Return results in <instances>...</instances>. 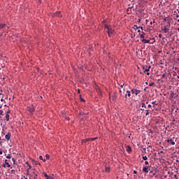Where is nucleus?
Listing matches in <instances>:
<instances>
[{
	"label": "nucleus",
	"instance_id": "nucleus-6",
	"mask_svg": "<svg viewBox=\"0 0 179 179\" xmlns=\"http://www.w3.org/2000/svg\"><path fill=\"white\" fill-rule=\"evenodd\" d=\"M94 140H96V138H85L83 140V143H86V142H89V141H94Z\"/></svg>",
	"mask_w": 179,
	"mask_h": 179
},
{
	"label": "nucleus",
	"instance_id": "nucleus-40",
	"mask_svg": "<svg viewBox=\"0 0 179 179\" xmlns=\"http://www.w3.org/2000/svg\"><path fill=\"white\" fill-rule=\"evenodd\" d=\"M147 75H148V76H149V75H150V73L149 72H147Z\"/></svg>",
	"mask_w": 179,
	"mask_h": 179
},
{
	"label": "nucleus",
	"instance_id": "nucleus-47",
	"mask_svg": "<svg viewBox=\"0 0 179 179\" xmlns=\"http://www.w3.org/2000/svg\"><path fill=\"white\" fill-rule=\"evenodd\" d=\"M80 90H78V93H80Z\"/></svg>",
	"mask_w": 179,
	"mask_h": 179
},
{
	"label": "nucleus",
	"instance_id": "nucleus-9",
	"mask_svg": "<svg viewBox=\"0 0 179 179\" xmlns=\"http://www.w3.org/2000/svg\"><path fill=\"white\" fill-rule=\"evenodd\" d=\"M10 136H11V134H10V132H8V133L5 136V138H6V139H7V141H10Z\"/></svg>",
	"mask_w": 179,
	"mask_h": 179
},
{
	"label": "nucleus",
	"instance_id": "nucleus-46",
	"mask_svg": "<svg viewBox=\"0 0 179 179\" xmlns=\"http://www.w3.org/2000/svg\"><path fill=\"white\" fill-rule=\"evenodd\" d=\"M162 77L164 78V74H163Z\"/></svg>",
	"mask_w": 179,
	"mask_h": 179
},
{
	"label": "nucleus",
	"instance_id": "nucleus-11",
	"mask_svg": "<svg viewBox=\"0 0 179 179\" xmlns=\"http://www.w3.org/2000/svg\"><path fill=\"white\" fill-rule=\"evenodd\" d=\"M53 16H57V17H62V15H61V12H57L55 14H53Z\"/></svg>",
	"mask_w": 179,
	"mask_h": 179
},
{
	"label": "nucleus",
	"instance_id": "nucleus-1",
	"mask_svg": "<svg viewBox=\"0 0 179 179\" xmlns=\"http://www.w3.org/2000/svg\"><path fill=\"white\" fill-rule=\"evenodd\" d=\"M106 29H107V33L109 37H113L114 36V29L111 28L110 26L105 25Z\"/></svg>",
	"mask_w": 179,
	"mask_h": 179
},
{
	"label": "nucleus",
	"instance_id": "nucleus-21",
	"mask_svg": "<svg viewBox=\"0 0 179 179\" xmlns=\"http://www.w3.org/2000/svg\"><path fill=\"white\" fill-rule=\"evenodd\" d=\"M45 157H46V160L50 159V155L46 154Z\"/></svg>",
	"mask_w": 179,
	"mask_h": 179
},
{
	"label": "nucleus",
	"instance_id": "nucleus-48",
	"mask_svg": "<svg viewBox=\"0 0 179 179\" xmlns=\"http://www.w3.org/2000/svg\"><path fill=\"white\" fill-rule=\"evenodd\" d=\"M177 78H179V76H178Z\"/></svg>",
	"mask_w": 179,
	"mask_h": 179
},
{
	"label": "nucleus",
	"instance_id": "nucleus-12",
	"mask_svg": "<svg viewBox=\"0 0 179 179\" xmlns=\"http://www.w3.org/2000/svg\"><path fill=\"white\" fill-rule=\"evenodd\" d=\"M143 173H149V168L148 166H145L143 168Z\"/></svg>",
	"mask_w": 179,
	"mask_h": 179
},
{
	"label": "nucleus",
	"instance_id": "nucleus-14",
	"mask_svg": "<svg viewBox=\"0 0 179 179\" xmlns=\"http://www.w3.org/2000/svg\"><path fill=\"white\" fill-rule=\"evenodd\" d=\"M133 29H134L136 30H138V29H141V30H143V27H138L137 25H134Z\"/></svg>",
	"mask_w": 179,
	"mask_h": 179
},
{
	"label": "nucleus",
	"instance_id": "nucleus-28",
	"mask_svg": "<svg viewBox=\"0 0 179 179\" xmlns=\"http://www.w3.org/2000/svg\"><path fill=\"white\" fill-rule=\"evenodd\" d=\"M3 114V110H0V115H2Z\"/></svg>",
	"mask_w": 179,
	"mask_h": 179
},
{
	"label": "nucleus",
	"instance_id": "nucleus-35",
	"mask_svg": "<svg viewBox=\"0 0 179 179\" xmlns=\"http://www.w3.org/2000/svg\"><path fill=\"white\" fill-rule=\"evenodd\" d=\"M42 160H43V162H47V159L46 158L45 159H43Z\"/></svg>",
	"mask_w": 179,
	"mask_h": 179
},
{
	"label": "nucleus",
	"instance_id": "nucleus-37",
	"mask_svg": "<svg viewBox=\"0 0 179 179\" xmlns=\"http://www.w3.org/2000/svg\"><path fill=\"white\" fill-rule=\"evenodd\" d=\"M159 38H162V34H159Z\"/></svg>",
	"mask_w": 179,
	"mask_h": 179
},
{
	"label": "nucleus",
	"instance_id": "nucleus-41",
	"mask_svg": "<svg viewBox=\"0 0 179 179\" xmlns=\"http://www.w3.org/2000/svg\"><path fill=\"white\" fill-rule=\"evenodd\" d=\"M136 171H134V174H136Z\"/></svg>",
	"mask_w": 179,
	"mask_h": 179
},
{
	"label": "nucleus",
	"instance_id": "nucleus-2",
	"mask_svg": "<svg viewBox=\"0 0 179 179\" xmlns=\"http://www.w3.org/2000/svg\"><path fill=\"white\" fill-rule=\"evenodd\" d=\"M6 29H8V27H6V24H0V34L3 33V31H5V30H6Z\"/></svg>",
	"mask_w": 179,
	"mask_h": 179
},
{
	"label": "nucleus",
	"instance_id": "nucleus-49",
	"mask_svg": "<svg viewBox=\"0 0 179 179\" xmlns=\"http://www.w3.org/2000/svg\"><path fill=\"white\" fill-rule=\"evenodd\" d=\"M2 94V93H0V95H1Z\"/></svg>",
	"mask_w": 179,
	"mask_h": 179
},
{
	"label": "nucleus",
	"instance_id": "nucleus-13",
	"mask_svg": "<svg viewBox=\"0 0 179 179\" xmlns=\"http://www.w3.org/2000/svg\"><path fill=\"white\" fill-rule=\"evenodd\" d=\"M141 41L144 43V44H149V43H150V40H146L145 38L142 39Z\"/></svg>",
	"mask_w": 179,
	"mask_h": 179
},
{
	"label": "nucleus",
	"instance_id": "nucleus-20",
	"mask_svg": "<svg viewBox=\"0 0 179 179\" xmlns=\"http://www.w3.org/2000/svg\"><path fill=\"white\" fill-rule=\"evenodd\" d=\"M9 117H10V116H9V115H8V114L6 115V121H9Z\"/></svg>",
	"mask_w": 179,
	"mask_h": 179
},
{
	"label": "nucleus",
	"instance_id": "nucleus-4",
	"mask_svg": "<svg viewBox=\"0 0 179 179\" xmlns=\"http://www.w3.org/2000/svg\"><path fill=\"white\" fill-rule=\"evenodd\" d=\"M131 93L133 94H136V96H138V94H139V93H141V90H136V89H133V90H131Z\"/></svg>",
	"mask_w": 179,
	"mask_h": 179
},
{
	"label": "nucleus",
	"instance_id": "nucleus-51",
	"mask_svg": "<svg viewBox=\"0 0 179 179\" xmlns=\"http://www.w3.org/2000/svg\"><path fill=\"white\" fill-rule=\"evenodd\" d=\"M0 169H1V166H0Z\"/></svg>",
	"mask_w": 179,
	"mask_h": 179
},
{
	"label": "nucleus",
	"instance_id": "nucleus-23",
	"mask_svg": "<svg viewBox=\"0 0 179 179\" xmlns=\"http://www.w3.org/2000/svg\"><path fill=\"white\" fill-rule=\"evenodd\" d=\"M149 86H155V83L152 82L149 84Z\"/></svg>",
	"mask_w": 179,
	"mask_h": 179
},
{
	"label": "nucleus",
	"instance_id": "nucleus-42",
	"mask_svg": "<svg viewBox=\"0 0 179 179\" xmlns=\"http://www.w3.org/2000/svg\"><path fill=\"white\" fill-rule=\"evenodd\" d=\"M2 153H3L2 150H0V155H2Z\"/></svg>",
	"mask_w": 179,
	"mask_h": 179
},
{
	"label": "nucleus",
	"instance_id": "nucleus-19",
	"mask_svg": "<svg viewBox=\"0 0 179 179\" xmlns=\"http://www.w3.org/2000/svg\"><path fill=\"white\" fill-rule=\"evenodd\" d=\"M105 171L106 173H108L110 171V167H106Z\"/></svg>",
	"mask_w": 179,
	"mask_h": 179
},
{
	"label": "nucleus",
	"instance_id": "nucleus-8",
	"mask_svg": "<svg viewBox=\"0 0 179 179\" xmlns=\"http://www.w3.org/2000/svg\"><path fill=\"white\" fill-rule=\"evenodd\" d=\"M43 175L46 179H54V177H52V176H48V174L45 173H44Z\"/></svg>",
	"mask_w": 179,
	"mask_h": 179
},
{
	"label": "nucleus",
	"instance_id": "nucleus-44",
	"mask_svg": "<svg viewBox=\"0 0 179 179\" xmlns=\"http://www.w3.org/2000/svg\"><path fill=\"white\" fill-rule=\"evenodd\" d=\"M138 22H141V20H138Z\"/></svg>",
	"mask_w": 179,
	"mask_h": 179
},
{
	"label": "nucleus",
	"instance_id": "nucleus-17",
	"mask_svg": "<svg viewBox=\"0 0 179 179\" xmlns=\"http://www.w3.org/2000/svg\"><path fill=\"white\" fill-rule=\"evenodd\" d=\"M139 36L141 37V38H145V36H146V34H145V32H143L142 34H139Z\"/></svg>",
	"mask_w": 179,
	"mask_h": 179
},
{
	"label": "nucleus",
	"instance_id": "nucleus-18",
	"mask_svg": "<svg viewBox=\"0 0 179 179\" xmlns=\"http://www.w3.org/2000/svg\"><path fill=\"white\" fill-rule=\"evenodd\" d=\"M6 159H11L12 157L10 155V154L6 155Z\"/></svg>",
	"mask_w": 179,
	"mask_h": 179
},
{
	"label": "nucleus",
	"instance_id": "nucleus-29",
	"mask_svg": "<svg viewBox=\"0 0 179 179\" xmlns=\"http://www.w3.org/2000/svg\"><path fill=\"white\" fill-rule=\"evenodd\" d=\"M7 114H8V115L10 114V110H7Z\"/></svg>",
	"mask_w": 179,
	"mask_h": 179
},
{
	"label": "nucleus",
	"instance_id": "nucleus-50",
	"mask_svg": "<svg viewBox=\"0 0 179 179\" xmlns=\"http://www.w3.org/2000/svg\"><path fill=\"white\" fill-rule=\"evenodd\" d=\"M64 112L62 113L63 115H64Z\"/></svg>",
	"mask_w": 179,
	"mask_h": 179
},
{
	"label": "nucleus",
	"instance_id": "nucleus-5",
	"mask_svg": "<svg viewBox=\"0 0 179 179\" xmlns=\"http://www.w3.org/2000/svg\"><path fill=\"white\" fill-rule=\"evenodd\" d=\"M173 17H175L178 22H179V11H174Z\"/></svg>",
	"mask_w": 179,
	"mask_h": 179
},
{
	"label": "nucleus",
	"instance_id": "nucleus-31",
	"mask_svg": "<svg viewBox=\"0 0 179 179\" xmlns=\"http://www.w3.org/2000/svg\"><path fill=\"white\" fill-rule=\"evenodd\" d=\"M145 165H148V164H149V162H148V161H145Z\"/></svg>",
	"mask_w": 179,
	"mask_h": 179
},
{
	"label": "nucleus",
	"instance_id": "nucleus-45",
	"mask_svg": "<svg viewBox=\"0 0 179 179\" xmlns=\"http://www.w3.org/2000/svg\"><path fill=\"white\" fill-rule=\"evenodd\" d=\"M11 171H12V172H15V170H12Z\"/></svg>",
	"mask_w": 179,
	"mask_h": 179
},
{
	"label": "nucleus",
	"instance_id": "nucleus-25",
	"mask_svg": "<svg viewBox=\"0 0 179 179\" xmlns=\"http://www.w3.org/2000/svg\"><path fill=\"white\" fill-rule=\"evenodd\" d=\"M127 152H131V147H127Z\"/></svg>",
	"mask_w": 179,
	"mask_h": 179
},
{
	"label": "nucleus",
	"instance_id": "nucleus-43",
	"mask_svg": "<svg viewBox=\"0 0 179 179\" xmlns=\"http://www.w3.org/2000/svg\"><path fill=\"white\" fill-rule=\"evenodd\" d=\"M1 101H3V99H1Z\"/></svg>",
	"mask_w": 179,
	"mask_h": 179
},
{
	"label": "nucleus",
	"instance_id": "nucleus-34",
	"mask_svg": "<svg viewBox=\"0 0 179 179\" xmlns=\"http://www.w3.org/2000/svg\"><path fill=\"white\" fill-rule=\"evenodd\" d=\"M152 104H153V105L156 104V101H152Z\"/></svg>",
	"mask_w": 179,
	"mask_h": 179
},
{
	"label": "nucleus",
	"instance_id": "nucleus-32",
	"mask_svg": "<svg viewBox=\"0 0 179 179\" xmlns=\"http://www.w3.org/2000/svg\"><path fill=\"white\" fill-rule=\"evenodd\" d=\"M164 33H167V29L166 28H164Z\"/></svg>",
	"mask_w": 179,
	"mask_h": 179
},
{
	"label": "nucleus",
	"instance_id": "nucleus-16",
	"mask_svg": "<svg viewBox=\"0 0 179 179\" xmlns=\"http://www.w3.org/2000/svg\"><path fill=\"white\" fill-rule=\"evenodd\" d=\"M127 94H125V96H125V97H127V96H128V97H131V91L127 90Z\"/></svg>",
	"mask_w": 179,
	"mask_h": 179
},
{
	"label": "nucleus",
	"instance_id": "nucleus-36",
	"mask_svg": "<svg viewBox=\"0 0 179 179\" xmlns=\"http://www.w3.org/2000/svg\"><path fill=\"white\" fill-rule=\"evenodd\" d=\"M138 33H141V29H137Z\"/></svg>",
	"mask_w": 179,
	"mask_h": 179
},
{
	"label": "nucleus",
	"instance_id": "nucleus-38",
	"mask_svg": "<svg viewBox=\"0 0 179 179\" xmlns=\"http://www.w3.org/2000/svg\"><path fill=\"white\" fill-rule=\"evenodd\" d=\"M120 87H124V84H121Z\"/></svg>",
	"mask_w": 179,
	"mask_h": 179
},
{
	"label": "nucleus",
	"instance_id": "nucleus-15",
	"mask_svg": "<svg viewBox=\"0 0 179 179\" xmlns=\"http://www.w3.org/2000/svg\"><path fill=\"white\" fill-rule=\"evenodd\" d=\"M28 111H29L30 113H33L34 111V108L33 106L31 107H28L27 108Z\"/></svg>",
	"mask_w": 179,
	"mask_h": 179
},
{
	"label": "nucleus",
	"instance_id": "nucleus-39",
	"mask_svg": "<svg viewBox=\"0 0 179 179\" xmlns=\"http://www.w3.org/2000/svg\"><path fill=\"white\" fill-rule=\"evenodd\" d=\"M150 107H152V105L149 104L148 105V108H150Z\"/></svg>",
	"mask_w": 179,
	"mask_h": 179
},
{
	"label": "nucleus",
	"instance_id": "nucleus-27",
	"mask_svg": "<svg viewBox=\"0 0 179 179\" xmlns=\"http://www.w3.org/2000/svg\"><path fill=\"white\" fill-rule=\"evenodd\" d=\"M143 159L144 160H148V157L143 156Z\"/></svg>",
	"mask_w": 179,
	"mask_h": 179
},
{
	"label": "nucleus",
	"instance_id": "nucleus-7",
	"mask_svg": "<svg viewBox=\"0 0 179 179\" xmlns=\"http://www.w3.org/2000/svg\"><path fill=\"white\" fill-rule=\"evenodd\" d=\"M150 66H143V69H144V72H149L150 71Z\"/></svg>",
	"mask_w": 179,
	"mask_h": 179
},
{
	"label": "nucleus",
	"instance_id": "nucleus-26",
	"mask_svg": "<svg viewBox=\"0 0 179 179\" xmlns=\"http://www.w3.org/2000/svg\"><path fill=\"white\" fill-rule=\"evenodd\" d=\"M142 107H144V108H146V105L145 104V103H142Z\"/></svg>",
	"mask_w": 179,
	"mask_h": 179
},
{
	"label": "nucleus",
	"instance_id": "nucleus-10",
	"mask_svg": "<svg viewBox=\"0 0 179 179\" xmlns=\"http://www.w3.org/2000/svg\"><path fill=\"white\" fill-rule=\"evenodd\" d=\"M166 142L171 143V145H176V141H173V139H168Z\"/></svg>",
	"mask_w": 179,
	"mask_h": 179
},
{
	"label": "nucleus",
	"instance_id": "nucleus-24",
	"mask_svg": "<svg viewBox=\"0 0 179 179\" xmlns=\"http://www.w3.org/2000/svg\"><path fill=\"white\" fill-rule=\"evenodd\" d=\"M145 115L146 116L149 115V110H146Z\"/></svg>",
	"mask_w": 179,
	"mask_h": 179
},
{
	"label": "nucleus",
	"instance_id": "nucleus-3",
	"mask_svg": "<svg viewBox=\"0 0 179 179\" xmlns=\"http://www.w3.org/2000/svg\"><path fill=\"white\" fill-rule=\"evenodd\" d=\"M3 167L6 169V167L10 168V164H9V161L8 159H5L4 164H3Z\"/></svg>",
	"mask_w": 179,
	"mask_h": 179
},
{
	"label": "nucleus",
	"instance_id": "nucleus-22",
	"mask_svg": "<svg viewBox=\"0 0 179 179\" xmlns=\"http://www.w3.org/2000/svg\"><path fill=\"white\" fill-rule=\"evenodd\" d=\"M12 160L13 162V164H16V159L15 158H12Z\"/></svg>",
	"mask_w": 179,
	"mask_h": 179
},
{
	"label": "nucleus",
	"instance_id": "nucleus-33",
	"mask_svg": "<svg viewBox=\"0 0 179 179\" xmlns=\"http://www.w3.org/2000/svg\"><path fill=\"white\" fill-rule=\"evenodd\" d=\"M39 159H40V160H43V156H39Z\"/></svg>",
	"mask_w": 179,
	"mask_h": 179
},
{
	"label": "nucleus",
	"instance_id": "nucleus-30",
	"mask_svg": "<svg viewBox=\"0 0 179 179\" xmlns=\"http://www.w3.org/2000/svg\"><path fill=\"white\" fill-rule=\"evenodd\" d=\"M27 164H28L29 169H31V166H30V165L29 164V162H27Z\"/></svg>",
	"mask_w": 179,
	"mask_h": 179
}]
</instances>
